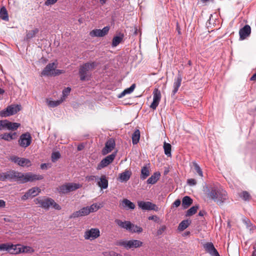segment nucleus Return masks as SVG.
<instances>
[{
  "instance_id": "15",
  "label": "nucleus",
  "mask_w": 256,
  "mask_h": 256,
  "mask_svg": "<svg viewBox=\"0 0 256 256\" xmlns=\"http://www.w3.org/2000/svg\"><path fill=\"white\" fill-rule=\"evenodd\" d=\"M40 192V190L37 187H34L30 189L22 197V200H25L29 198H33L36 196Z\"/></svg>"
},
{
  "instance_id": "27",
  "label": "nucleus",
  "mask_w": 256,
  "mask_h": 256,
  "mask_svg": "<svg viewBox=\"0 0 256 256\" xmlns=\"http://www.w3.org/2000/svg\"><path fill=\"white\" fill-rule=\"evenodd\" d=\"M160 176V173L155 172L150 177L146 182L148 184H154L158 180Z\"/></svg>"
},
{
  "instance_id": "14",
  "label": "nucleus",
  "mask_w": 256,
  "mask_h": 256,
  "mask_svg": "<svg viewBox=\"0 0 256 256\" xmlns=\"http://www.w3.org/2000/svg\"><path fill=\"white\" fill-rule=\"evenodd\" d=\"M110 30V26H106L102 30L94 29L90 32V35L92 37H102L106 36Z\"/></svg>"
},
{
  "instance_id": "7",
  "label": "nucleus",
  "mask_w": 256,
  "mask_h": 256,
  "mask_svg": "<svg viewBox=\"0 0 256 256\" xmlns=\"http://www.w3.org/2000/svg\"><path fill=\"white\" fill-rule=\"evenodd\" d=\"M21 109L20 104H11L0 112V116L6 118L16 114Z\"/></svg>"
},
{
  "instance_id": "37",
  "label": "nucleus",
  "mask_w": 256,
  "mask_h": 256,
  "mask_svg": "<svg viewBox=\"0 0 256 256\" xmlns=\"http://www.w3.org/2000/svg\"><path fill=\"white\" fill-rule=\"evenodd\" d=\"M0 18L4 20H8V17L7 10L4 7H2L0 10Z\"/></svg>"
},
{
  "instance_id": "21",
  "label": "nucleus",
  "mask_w": 256,
  "mask_h": 256,
  "mask_svg": "<svg viewBox=\"0 0 256 256\" xmlns=\"http://www.w3.org/2000/svg\"><path fill=\"white\" fill-rule=\"evenodd\" d=\"M182 81V76L180 74H178L174 80L173 84V90L172 92V95L174 96L178 91L179 88L181 85Z\"/></svg>"
},
{
  "instance_id": "11",
  "label": "nucleus",
  "mask_w": 256,
  "mask_h": 256,
  "mask_svg": "<svg viewBox=\"0 0 256 256\" xmlns=\"http://www.w3.org/2000/svg\"><path fill=\"white\" fill-rule=\"evenodd\" d=\"M138 206L142 210H154L158 211V208L155 204L150 202L140 201L138 202Z\"/></svg>"
},
{
  "instance_id": "8",
  "label": "nucleus",
  "mask_w": 256,
  "mask_h": 256,
  "mask_svg": "<svg viewBox=\"0 0 256 256\" xmlns=\"http://www.w3.org/2000/svg\"><path fill=\"white\" fill-rule=\"evenodd\" d=\"M81 186H82L79 184L68 182L60 186L58 188V190L60 193L66 194L78 190Z\"/></svg>"
},
{
  "instance_id": "22",
  "label": "nucleus",
  "mask_w": 256,
  "mask_h": 256,
  "mask_svg": "<svg viewBox=\"0 0 256 256\" xmlns=\"http://www.w3.org/2000/svg\"><path fill=\"white\" fill-rule=\"evenodd\" d=\"M20 124L17 122H12L8 120H4V129L6 128L8 130H16L20 126Z\"/></svg>"
},
{
  "instance_id": "4",
  "label": "nucleus",
  "mask_w": 256,
  "mask_h": 256,
  "mask_svg": "<svg viewBox=\"0 0 256 256\" xmlns=\"http://www.w3.org/2000/svg\"><path fill=\"white\" fill-rule=\"evenodd\" d=\"M98 65L96 62H86L81 66L79 69V74L81 80H86L90 76V71L94 70Z\"/></svg>"
},
{
  "instance_id": "41",
  "label": "nucleus",
  "mask_w": 256,
  "mask_h": 256,
  "mask_svg": "<svg viewBox=\"0 0 256 256\" xmlns=\"http://www.w3.org/2000/svg\"><path fill=\"white\" fill-rule=\"evenodd\" d=\"M194 168L196 172L201 177H203V172L201 169V168L200 167L199 165L195 162H192Z\"/></svg>"
},
{
  "instance_id": "24",
  "label": "nucleus",
  "mask_w": 256,
  "mask_h": 256,
  "mask_svg": "<svg viewBox=\"0 0 256 256\" xmlns=\"http://www.w3.org/2000/svg\"><path fill=\"white\" fill-rule=\"evenodd\" d=\"M114 222L116 224H118L120 227L126 229V230H128L130 232V226H132V223L130 222H122V220L118 219H116Z\"/></svg>"
},
{
  "instance_id": "55",
  "label": "nucleus",
  "mask_w": 256,
  "mask_h": 256,
  "mask_svg": "<svg viewBox=\"0 0 256 256\" xmlns=\"http://www.w3.org/2000/svg\"><path fill=\"white\" fill-rule=\"evenodd\" d=\"M246 222V224H247V226H252V228H250V230H254V229H256V228L254 226H253L250 222V221H249L248 220H246L245 221Z\"/></svg>"
},
{
  "instance_id": "9",
  "label": "nucleus",
  "mask_w": 256,
  "mask_h": 256,
  "mask_svg": "<svg viewBox=\"0 0 256 256\" xmlns=\"http://www.w3.org/2000/svg\"><path fill=\"white\" fill-rule=\"evenodd\" d=\"M32 142V137L30 134L28 132L22 134L20 136L18 140V145L22 148H28Z\"/></svg>"
},
{
  "instance_id": "40",
  "label": "nucleus",
  "mask_w": 256,
  "mask_h": 256,
  "mask_svg": "<svg viewBox=\"0 0 256 256\" xmlns=\"http://www.w3.org/2000/svg\"><path fill=\"white\" fill-rule=\"evenodd\" d=\"M161 98V93L160 90L155 88L153 92V100L160 102Z\"/></svg>"
},
{
  "instance_id": "49",
  "label": "nucleus",
  "mask_w": 256,
  "mask_h": 256,
  "mask_svg": "<svg viewBox=\"0 0 256 256\" xmlns=\"http://www.w3.org/2000/svg\"><path fill=\"white\" fill-rule=\"evenodd\" d=\"M166 226H160L157 231V234L158 236L161 235L166 230Z\"/></svg>"
},
{
  "instance_id": "58",
  "label": "nucleus",
  "mask_w": 256,
  "mask_h": 256,
  "mask_svg": "<svg viewBox=\"0 0 256 256\" xmlns=\"http://www.w3.org/2000/svg\"><path fill=\"white\" fill-rule=\"evenodd\" d=\"M206 214V212L204 210H200L198 212V216H204Z\"/></svg>"
},
{
  "instance_id": "43",
  "label": "nucleus",
  "mask_w": 256,
  "mask_h": 256,
  "mask_svg": "<svg viewBox=\"0 0 256 256\" xmlns=\"http://www.w3.org/2000/svg\"><path fill=\"white\" fill-rule=\"evenodd\" d=\"M70 90L71 88L70 87H67L62 90V95L60 98L62 101L65 100L66 98L70 94Z\"/></svg>"
},
{
  "instance_id": "62",
  "label": "nucleus",
  "mask_w": 256,
  "mask_h": 256,
  "mask_svg": "<svg viewBox=\"0 0 256 256\" xmlns=\"http://www.w3.org/2000/svg\"><path fill=\"white\" fill-rule=\"evenodd\" d=\"M47 168V165L46 164H42L40 166V168L42 169H44V168Z\"/></svg>"
},
{
  "instance_id": "34",
  "label": "nucleus",
  "mask_w": 256,
  "mask_h": 256,
  "mask_svg": "<svg viewBox=\"0 0 256 256\" xmlns=\"http://www.w3.org/2000/svg\"><path fill=\"white\" fill-rule=\"evenodd\" d=\"M164 154L168 157L171 156H172V154H171L172 146L170 144L164 142Z\"/></svg>"
},
{
  "instance_id": "50",
  "label": "nucleus",
  "mask_w": 256,
  "mask_h": 256,
  "mask_svg": "<svg viewBox=\"0 0 256 256\" xmlns=\"http://www.w3.org/2000/svg\"><path fill=\"white\" fill-rule=\"evenodd\" d=\"M58 0H46L44 2V5L49 6L56 4Z\"/></svg>"
},
{
  "instance_id": "61",
  "label": "nucleus",
  "mask_w": 256,
  "mask_h": 256,
  "mask_svg": "<svg viewBox=\"0 0 256 256\" xmlns=\"http://www.w3.org/2000/svg\"><path fill=\"white\" fill-rule=\"evenodd\" d=\"M9 134L12 136V140L15 138V136L16 134V132H14L12 134L9 133Z\"/></svg>"
},
{
  "instance_id": "13",
  "label": "nucleus",
  "mask_w": 256,
  "mask_h": 256,
  "mask_svg": "<svg viewBox=\"0 0 256 256\" xmlns=\"http://www.w3.org/2000/svg\"><path fill=\"white\" fill-rule=\"evenodd\" d=\"M12 162L17 164L18 166H24L30 165V161L26 158H20L17 156H12L10 158Z\"/></svg>"
},
{
  "instance_id": "54",
  "label": "nucleus",
  "mask_w": 256,
  "mask_h": 256,
  "mask_svg": "<svg viewBox=\"0 0 256 256\" xmlns=\"http://www.w3.org/2000/svg\"><path fill=\"white\" fill-rule=\"evenodd\" d=\"M180 200L179 199H178L174 201L173 203V206L175 207H178L180 204Z\"/></svg>"
},
{
  "instance_id": "25",
  "label": "nucleus",
  "mask_w": 256,
  "mask_h": 256,
  "mask_svg": "<svg viewBox=\"0 0 256 256\" xmlns=\"http://www.w3.org/2000/svg\"><path fill=\"white\" fill-rule=\"evenodd\" d=\"M132 175V172L130 170H125L119 175V179L121 182H126L130 178Z\"/></svg>"
},
{
  "instance_id": "1",
  "label": "nucleus",
  "mask_w": 256,
  "mask_h": 256,
  "mask_svg": "<svg viewBox=\"0 0 256 256\" xmlns=\"http://www.w3.org/2000/svg\"><path fill=\"white\" fill-rule=\"evenodd\" d=\"M44 178L43 176L40 174H33L32 172H27L25 174L15 170H10L0 174V180L6 181H18L21 183H25L28 182H34L36 180H40Z\"/></svg>"
},
{
  "instance_id": "6",
  "label": "nucleus",
  "mask_w": 256,
  "mask_h": 256,
  "mask_svg": "<svg viewBox=\"0 0 256 256\" xmlns=\"http://www.w3.org/2000/svg\"><path fill=\"white\" fill-rule=\"evenodd\" d=\"M143 242L139 240H121L116 242V245L123 246L126 250L136 248L142 246Z\"/></svg>"
},
{
  "instance_id": "36",
  "label": "nucleus",
  "mask_w": 256,
  "mask_h": 256,
  "mask_svg": "<svg viewBox=\"0 0 256 256\" xmlns=\"http://www.w3.org/2000/svg\"><path fill=\"white\" fill-rule=\"evenodd\" d=\"M62 102V100L61 98L60 100H47L46 104L49 106L54 108L60 105Z\"/></svg>"
},
{
  "instance_id": "63",
  "label": "nucleus",
  "mask_w": 256,
  "mask_h": 256,
  "mask_svg": "<svg viewBox=\"0 0 256 256\" xmlns=\"http://www.w3.org/2000/svg\"><path fill=\"white\" fill-rule=\"evenodd\" d=\"M254 250L252 252V256H256V246L254 247Z\"/></svg>"
},
{
  "instance_id": "28",
  "label": "nucleus",
  "mask_w": 256,
  "mask_h": 256,
  "mask_svg": "<svg viewBox=\"0 0 256 256\" xmlns=\"http://www.w3.org/2000/svg\"><path fill=\"white\" fill-rule=\"evenodd\" d=\"M136 88V84H132L130 88L125 89L118 96V98H122L126 94H131L134 90Z\"/></svg>"
},
{
  "instance_id": "35",
  "label": "nucleus",
  "mask_w": 256,
  "mask_h": 256,
  "mask_svg": "<svg viewBox=\"0 0 256 256\" xmlns=\"http://www.w3.org/2000/svg\"><path fill=\"white\" fill-rule=\"evenodd\" d=\"M190 222L188 220H184L180 222L178 226V230L182 231L186 229L190 224Z\"/></svg>"
},
{
  "instance_id": "16",
  "label": "nucleus",
  "mask_w": 256,
  "mask_h": 256,
  "mask_svg": "<svg viewBox=\"0 0 256 256\" xmlns=\"http://www.w3.org/2000/svg\"><path fill=\"white\" fill-rule=\"evenodd\" d=\"M204 248L211 256H220L212 242L206 243L204 244Z\"/></svg>"
},
{
  "instance_id": "23",
  "label": "nucleus",
  "mask_w": 256,
  "mask_h": 256,
  "mask_svg": "<svg viewBox=\"0 0 256 256\" xmlns=\"http://www.w3.org/2000/svg\"><path fill=\"white\" fill-rule=\"evenodd\" d=\"M97 184L102 189H106L108 187V180L105 175H102L100 178H98Z\"/></svg>"
},
{
  "instance_id": "20",
  "label": "nucleus",
  "mask_w": 256,
  "mask_h": 256,
  "mask_svg": "<svg viewBox=\"0 0 256 256\" xmlns=\"http://www.w3.org/2000/svg\"><path fill=\"white\" fill-rule=\"evenodd\" d=\"M88 209L86 207L82 208L78 211L74 212L70 216V218H76L81 216H86L88 214Z\"/></svg>"
},
{
  "instance_id": "19",
  "label": "nucleus",
  "mask_w": 256,
  "mask_h": 256,
  "mask_svg": "<svg viewBox=\"0 0 256 256\" xmlns=\"http://www.w3.org/2000/svg\"><path fill=\"white\" fill-rule=\"evenodd\" d=\"M6 246L8 248V250H6L12 254H18L22 252V246L20 244L13 245L8 244H6Z\"/></svg>"
},
{
  "instance_id": "59",
  "label": "nucleus",
  "mask_w": 256,
  "mask_h": 256,
  "mask_svg": "<svg viewBox=\"0 0 256 256\" xmlns=\"http://www.w3.org/2000/svg\"><path fill=\"white\" fill-rule=\"evenodd\" d=\"M250 80H251L256 81V72L252 76Z\"/></svg>"
},
{
  "instance_id": "57",
  "label": "nucleus",
  "mask_w": 256,
  "mask_h": 256,
  "mask_svg": "<svg viewBox=\"0 0 256 256\" xmlns=\"http://www.w3.org/2000/svg\"><path fill=\"white\" fill-rule=\"evenodd\" d=\"M4 120H0V130L4 129Z\"/></svg>"
},
{
  "instance_id": "60",
  "label": "nucleus",
  "mask_w": 256,
  "mask_h": 256,
  "mask_svg": "<svg viewBox=\"0 0 256 256\" xmlns=\"http://www.w3.org/2000/svg\"><path fill=\"white\" fill-rule=\"evenodd\" d=\"M157 217L156 216H152L148 217L149 220H155L156 218Z\"/></svg>"
},
{
  "instance_id": "10",
  "label": "nucleus",
  "mask_w": 256,
  "mask_h": 256,
  "mask_svg": "<svg viewBox=\"0 0 256 256\" xmlns=\"http://www.w3.org/2000/svg\"><path fill=\"white\" fill-rule=\"evenodd\" d=\"M100 235V232L98 228H92L86 230L84 234L86 240H94L98 238Z\"/></svg>"
},
{
  "instance_id": "32",
  "label": "nucleus",
  "mask_w": 256,
  "mask_h": 256,
  "mask_svg": "<svg viewBox=\"0 0 256 256\" xmlns=\"http://www.w3.org/2000/svg\"><path fill=\"white\" fill-rule=\"evenodd\" d=\"M140 138V131L136 130L132 134V142L134 144H137Z\"/></svg>"
},
{
  "instance_id": "56",
  "label": "nucleus",
  "mask_w": 256,
  "mask_h": 256,
  "mask_svg": "<svg viewBox=\"0 0 256 256\" xmlns=\"http://www.w3.org/2000/svg\"><path fill=\"white\" fill-rule=\"evenodd\" d=\"M6 206V202L4 200H0V208H4Z\"/></svg>"
},
{
  "instance_id": "52",
  "label": "nucleus",
  "mask_w": 256,
  "mask_h": 256,
  "mask_svg": "<svg viewBox=\"0 0 256 256\" xmlns=\"http://www.w3.org/2000/svg\"><path fill=\"white\" fill-rule=\"evenodd\" d=\"M187 182L190 186H194L196 184V180L194 178L188 179Z\"/></svg>"
},
{
  "instance_id": "64",
  "label": "nucleus",
  "mask_w": 256,
  "mask_h": 256,
  "mask_svg": "<svg viewBox=\"0 0 256 256\" xmlns=\"http://www.w3.org/2000/svg\"><path fill=\"white\" fill-rule=\"evenodd\" d=\"M106 0H100V2L101 4L103 5L106 4Z\"/></svg>"
},
{
  "instance_id": "12",
  "label": "nucleus",
  "mask_w": 256,
  "mask_h": 256,
  "mask_svg": "<svg viewBox=\"0 0 256 256\" xmlns=\"http://www.w3.org/2000/svg\"><path fill=\"white\" fill-rule=\"evenodd\" d=\"M116 157L114 154H112L106 156L102 159L100 164L98 165L97 170H101L102 168L108 166L112 162Z\"/></svg>"
},
{
  "instance_id": "44",
  "label": "nucleus",
  "mask_w": 256,
  "mask_h": 256,
  "mask_svg": "<svg viewBox=\"0 0 256 256\" xmlns=\"http://www.w3.org/2000/svg\"><path fill=\"white\" fill-rule=\"evenodd\" d=\"M60 157V152H53L52 154V162H56Z\"/></svg>"
},
{
  "instance_id": "33",
  "label": "nucleus",
  "mask_w": 256,
  "mask_h": 256,
  "mask_svg": "<svg viewBox=\"0 0 256 256\" xmlns=\"http://www.w3.org/2000/svg\"><path fill=\"white\" fill-rule=\"evenodd\" d=\"M38 31V28H35L32 30L27 31L25 40H29L30 39L34 38Z\"/></svg>"
},
{
  "instance_id": "31",
  "label": "nucleus",
  "mask_w": 256,
  "mask_h": 256,
  "mask_svg": "<svg viewBox=\"0 0 256 256\" xmlns=\"http://www.w3.org/2000/svg\"><path fill=\"white\" fill-rule=\"evenodd\" d=\"M150 175L149 168L147 166H144L141 170L140 178L145 180Z\"/></svg>"
},
{
  "instance_id": "18",
  "label": "nucleus",
  "mask_w": 256,
  "mask_h": 256,
  "mask_svg": "<svg viewBox=\"0 0 256 256\" xmlns=\"http://www.w3.org/2000/svg\"><path fill=\"white\" fill-rule=\"evenodd\" d=\"M115 146V142L112 138L108 140L105 145V147L103 148L102 152L103 154H106L110 152Z\"/></svg>"
},
{
  "instance_id": "51",
  "label": "nucleus",
  "mask_w": 256,
  "mask_h": 256,
  "mask_svg": "<svg viewBox=\"0 0 256 256\" xmlns=\"http://www.w3.org/2000/svg\"><path fill=\"white\" fill-rule=\"evenodd\" d=\"M159 103L160 102L156 101V100H153V101L150 106V108L153 110H156V107L158 106Z\"/></svg>"
},
{
  "instance_id": "26",
  "label": "nucleus",
  "mask_w": 256,
  "mask_h": 256,
  "mask_svg": "<svg viewBox=\"0 0 256 256\" xmlns=\"http://www.w3.org/2000/svg\"><path fill=\"white\" fill-rule=\"evenodd\" d=\"M192 203V200L188 196H185L182 200V206L184 208H187Z\"/></svg>"
},
{
  "instance_id": "42",
  "label": "nucleus",
  "mask_w": 256,
  "mask_h": 256,
  "mask_svg": "<svg viewBox=\"0 0 256 256\" xmlns=\"http://www.w3.org/2000/svg\"><path fill=\"white\" fill-rule=\"evenodd\" d=\"M198 208V206H194L190 208L186 212V216H191L196 212Z\"/></svg>"
},
{
  "instance_id": "29",
  "label": "nucleus",
  "mask_w": 256,
  "mask_h": 256,
  "mask_svg": "<svg viewBox=\"0 0 256 256\" xmlns=\"http://www.w3.org/2000/svg\"><path fill=\"white\" fill-rule=\"evenodd\" d=\"M124 36L123 34L114 36L112 40V47H116L118 45L122 40Z\"/></svg>"
},
{
  "instance_id": "48",
  "label": "nucleus",
  "mask_w": 256,
  "mask_h": 256,
  "mask_svg": "<svg viewBox=\"0 0 256 256\" xmlns=\"http://www.w3.org/2000/svg\"><path fill=\"white\" fill-rule=\"evenodd\" d=\"M86 180L88 182H92L94 180H98V176H88L86 178Z\"/></svg>"
},
{
  "instance_id": "46",
  "label": "nucleus",
  "mask_w": 256,
  "mask_h": 256,
  "mask_svg": "<svg viewBox=\"0 0 256 256\" xmlns=\"http://www.w3.org/2000/svg\"><path fill=\"white\" fill-rule=\"evenodd\" d=\"M240 196L244 200H249L250 195L246 191H244L240 194Z\"/></svg>"
},
{
  "instance_id": "47",
  "label": "nucleus",
  "mask_w": 256,
  "mask_h": 256,
  "mask_svg": "<svg viewBox=\"0 0 256 256\" xmlns=\"http://www.w3.org/2000/svg\"><path fill=\"white\" fill-rule=\"evenodd\" d=\"M0 139H2L6 141H10L12 140V136L9 134L5 133L0 135Z\"/></svg>"
},
{
  "instance_id": "5",
  "label": "nucleus",
  "mask_w": 256,
  "mask_h": 256,
  "mask_svg": "<svg viewBox=\"0 0 256 256\" xmlns=\"http://www.w3.org/2000/svg\"><path fill=\"white\" fill-rule=\"evenodd\" d=\"M57 64L55 62L48 64L41 72V76H52L60 75L64 73V70L56 69Z\"/></svg>"
},
{
  "instance_id": "17",
  "label": "nucleus",
  "mask_w": 256,
  "mask_h": 256,
  "mask_svg": "<svg viewBox=\"0 0 256 256\" xmlns=\"http://www.w3.org/2000/svg\"><path fill=\"white\" fill-rule=\"evenodd\" d=\"M251 32V28L249 25H246L239 30L240 38L244 40L248 36Z\"/></svg>"
},
{
  "instance_id": "30",
  "label": "nucleus",
  "mask_w": 256,
  "mask_h": 256,
  "mask_svg": "<svg viewBox=\"0 0 256 256\" xmlns=\"http://www.w3.org/2000/svg\"><path fill=\"white\" fill-rule=\"evenodd\" d=\"M122 203L124 208H128L131 210H134L135 208L134 204L128 199H124Z\"/></svg>"
},
{
  "instance_id": "53",
  "label": "nucleus",
  "mask_w": 256,
  "mask_h": 256,
  "mask_svg": "<svg viewBox=\"0 0 256 256\" xmlns=\"http://www.w3.org/2000/svg\"><path fill=\"white\" fill-rule=\"evenodd\" d=\"M8 248L6 246V244H0V250H6Z\"/></svg>"
},
{
  "instance_id": "38",
  "label": "nucleus",
  "mask_w": 256,
  "mask_h": 256,
  "mask_svg": "<svg viewBox=\"0 0 256 256\" xmlns=\"http://www.w3.org/2000/svg\"><path fill=\"white\" fill-rule=\"evenodd\" d=\"M143 230L142 228L138 226L137 225H135L132 223V226H130V232L132 233H140L142 232Z\"/></svg>"
},
{
  "instance_id": "45",
  "label": "nucleus",
  "mask_w": 256,
  "mask_h": 256,
  "mask_svg": "<svg viewBox=\"0 0 256 256\" xmlns=\"http://www.w3.org/2000/svg\"><path fill=\"white\" fill-rule=\"evenodd\" d=\"M34 252V249L30 246H22V252L23 253H32Z\"/></svg>"
},
{
  "instance_id": "3",
  "label": "nucleus",
  "mask_w": 256,
  "mask_h": 256,
  "mask_svg": "<svg viewBox=\"0 0 256 256\" xmlns=\"http://www.w3.org/2000/svg\"><path fill=\"white\" fill-rule=\"evenodd\" d=\"M34 202L36 204L39 206L44 208L45 210H48L50 206H52L56 210H60L61 207L58 204H57L54 200L51 198L44 197H38L34 200Z\"/></svg>"
},
{
  "instance_id": "2",
  "label": "nucleus",
  "mask_w": 256,
  "mask_h": 256,
  "mask_svg": "<svg viewBox=\"0 0 256 256\" xmlns=\"http://www.w3.org/2000/svg\"><path fill=\"white\" fill-rule=\"evenodd\" d=\"M204 188L208 198L218 204H222L228 198L226 192L220 186H210L204 187Z\"/></svg>"
},
{
  "instance_id": "39",
  "label": "nucleus",
  "mask_w": 256,
  "mask_h": 256,
  "mask_svg": "<svg viewBox=\"0 0 256 256\" xmlns=\"http://www.w3.org/2000/svg\"><path fill=\"white\" fill-rule=\"evenodd\" d=\"M86 208L88 209V214H90V212H96L100 208V206L97 204H93L90 206H86Z\"/></svg>"
}]
</instances>
